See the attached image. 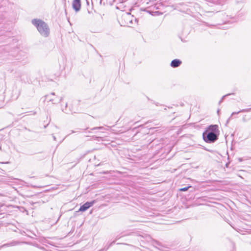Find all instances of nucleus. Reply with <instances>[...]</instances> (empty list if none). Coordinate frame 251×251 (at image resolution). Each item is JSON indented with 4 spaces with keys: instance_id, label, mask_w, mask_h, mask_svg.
I'll list each match as a JSON object with an SVG mask.
<instances>
[{
    "instance_id": "1",
    "label": "nucleus",
    "mask_w": 251,
    "mask_h": 251,
    "mask_svg": "<svg viewBox=\"0 0 251 251\" xmlns=\"http://www.w3.org/2000/svg\"><path fill=\"white\" fill-rule=\"evenodd\" d=\"M219 132L218 125H211L203 132V139L207 143H214L218 139Z\"/></svg>"
},
{
    "instance_id": "2",
    "label": "nucleus",
    "mask_w": 251,
    "mask_h": 251,
    "mask_svg": "<svg viewBox=\"0 0 251 251\" xmlns=\"http://www.w3.org/2000/svg\"><path fill=\"white\" fill-rule=\"evenodd\" d=\"M32 24L36 27L41 36L48 37L50 34V29L47 23L40 19H34L32 20Z\"/></svg>"
},
{
    "instance_id": "3",
    "label": "nucleus",
    "mask_w": 251,
    "mask_h": 251,
    "mask_svg": "<svg viewBox=\"0 0 251 251\" xmlns=\"http://www.w3.org/2000/svg\"><path fill=\"white\" fill-rule=\"evenodd\" d=\"M52 96H55L54 93H51L50 95H46V99L48 100L53 104L59 103L63 99L62 97H54V98H52Z\"/></svg>"
},
{
    "instance_id": "4",
    "label": "nucleus",
    "mask_w": 251,
    "mask_h": 251,
    "mask_svg": "<svg viewBox=\"0 0 251 251\" xmlns=\"http://www.w3.org/2000/svg\"><path fill=\"white\" fill-rule=\"evenodd\" d=\"M94 203V201H93L90 202L87 201L80 207L79 211L81 212H84L86 211L90 207L92 206Z\"/></svg>"
},
{
    "instance_id": "5",
    "label": "nucleus",
    "mask_w": 251,
    "mask_h": 251,
    "mask_svg": "<svg viewBox=\"0 0 251 251\" xmlns=\"http://www.w3.org/2000/svg\"><path fill=\"white\" fill-rule=\"evenodd\" d=\"M26 243H27V242H20L18 241H12L10 243L4 244L0 246V247H2V248H5V247L15 246L19 245H21L22 244H26Z\"/></svg>"
},
{
    "instance_id": "6",
    "label": "nucleus",
    "mask_w": 251,
    "mask_h": 251,
    "mask_svg": "<svg viewBox=\"0 0 251 251\" xmlns=\"http://www.w3.org/2000/svg\"><path fill=\"white\" fill-rule=\"evenodd\" d=\"M73 7L75 11H79L81 7L80 0H74L73 2Z\"/></svg>"
},
{
    "instance_id": "7",
    "label": "nucleus",
    "mask_w": 251,
    "mask_h": 251,
    "mask_svg": "<svg viewBox=\"0 0 251 251\" xmlns=\"http://www.w3.org/2000/svg\"><path fill=\"white\" fill-rule=\"evenodd\" d=\"M182 63V61L178 59H175L172 61L171 66L173 68H176L179 67Z\"/></svg>"
},
{
    "instance_id": "8",
    "label": "nucleus",
    "mask_w": 251,
    "mask_h": 251,
    "mask_svg": "<svg viewBox=\"0 0 251 251\" xmlns=\"http://www.w3.org/2000/svg\"><path fill=\"white\" fill-rule=\"evenodd\" d=\"M250 109H244L242 110H241L240 111H239L238 112H233L232 113L230 117L227 119L226 124H227L229 122V121L230 120L232 116H233L235 114H238L241 112H249L250 111Z\"/></svg>"
},
{
    "instance_id": "9",
    "label": "nucleus",
    "mask_w": 251,
    "mask_h": 251,
    "mask_svg": "<svg viewBox=\"0 0 251 251\" xmlns=\"http://www.w3.org/2000/svg\"><path fill=\"white\" fill-rule=\"evenodd\" d=\"M192 186H187V187H183V188H180L179 189V190L180 191H187L189 188H192Z\"/></svg>"
},
{
    "instance_id": "10",
    "label": "nucleus",
    "mask_w": 251,
    "mask_h": 251,
    "mask_svg": "<svg viewBox=\"0 0 251 251\" xmlns=\"http://www.w3.org/2000/svg\"><path fill=\"white\" fill-rule=\"evenodd\" d=\"M115 243V240L112 241L110 244L107 246H105L104 248L103 249V250L106 251L108 249V248L111 246L113 244H114Z\"/></svg>"
},
{
    "instance_id": "11",
    "label": "nucleus",
    "mask_w": 251,
    "mask_h": 251,
    "mask_svg": "<svg viewBox=\"0 0 251 251\" xmlns=\"http://www.w3.org/2000/svg\"><path fill=\"white\" fill-rule=\"evenodd\" d=\"M104 128L103 126H98V127H93L91 129V130H98V129H100V130H102V129H104Z\"/></svg>"
},
{
    "instance_id": "12",
    "label": "nucleus",
    "mask_w": 251,
    "mask_h": 251,
    "mask_svg": "<svg viewBox=\"0 0 251 251\" xmlns=\"http://www.w3.org/2000/svg\"><path fill=\"white\" fill-rule=\"evenodd\" d=\"M234 95V93H232V94H227V95H226L224 96L222 98V99H221V100L219 101V104H221V103L223 101L224 99V98H225L226 97V96H229V95Z\"/></svg>"
},
{
    "instance_id": "13",
    "label": "nucleus",
    "mask_w": 251,
    "mask_h": 251,
    "mask_svg": "<svg viewBox=\"0 0 251 251\" xmlns=\"http://www.w3.org/2000/svg\"><path fill=\"white\" fill-rule=\"evenodd\" d=\"M93 138L95 139H98L99 138H101L100 137H97V136H93ZM98 141H99V140H97Z\"/></svg>"
},
{
    "instance_id": "14",
    "label": "nucleus",
    "mask_w": 251,
    "mask_h": 251,
    "mask_svg": "<svg viewBox=\"0 0 251 251\" xmlns=\"http://www.w3.org/2000/svg\"><path fill=\"white\" fill-rule=\"evenodd\" d=\"M238 160L240 161V162H241L243 161V159L242 158H238Z\"/></svg>"
},
{
    "instance_id": "15",
    "label": "nucleus",
    "mask_w": 251,
    "mask_h": 251,
    "mask_svg": "<svg viewBox=\"0 0 251 251\" xmlns=\"http://www.w3.org/2000/svg\"><path fill=\"white\" fill-rule=\"evenodd\" d=\"M206 151H209V152H213V151L212 150H208V149H205Z\"/></svg>"
},
{
    "instance_id": "16",
    "label": "nucleus",
    "mask_w": 251,
    "mask_h": 251,
    "mask_svg": "<svg viewBox=\"0 0 251 251\" xmlns=\"http://www.w3.org/2000/svg\"><path fill=\"white\" fill-rule=\"evenodd\" d=\"M52 137H53L54 140H56V137L54 135L52 136Z\"/></svg>"
},
{
    "instance_id": "17",
    "label": "nucleus",
    "mask_w": 251,
    "mask_h": 251,
    "mask_svg": "<svg viewBox=\"0 0 251 251\" xmlns=\"http://www.w3.org/2000/svg\"><path fill=\"white\" fill-rule=\"evenodd\" d=\"M229 224L231 226H232L234 229H235V227L232 226V225H231L229 223Z\"/></svg>"
},
{
    "instance_id": "18",
    "label": "nucleus",
    "mask_w": 251,
    "mask_h": 251,
    "mask_svg": "<svg viewBox=\"0 0 251 251\" xmlns=\"http://www.w3.org/2000/svg\"><path fill=\"white\" fill-rule=\"evenodd\" d=\"M119 238H120V237H118V236H117V237H116V240H117V239H119Z\"/></svg>"
},
{
    "instance_id": "19",
    "label": "nucleus",
    "mask_w": 251,
    "mask_h": 251,
    "mask_svg": "<svg viewBox=\"0 0 251 251\" xmlns=\"http://www.w3.org/2000/svg\"><path fill=\"white\" fill-rule=\"evenodd\" d=\"M156 244H157V245H160L158 242H156Z\"/></svg>"
},
{
    "instance_id": "20",
    "label": "nucleus",
    "mask_w": 251,
    "mask_h": 251,
    "mask_svg": "<svg viewBox=\"0 0 251 251\" xmlns=\"http://www.w3.org/2000/svg\"><path fill=\"white\" fill-rule=\"evenodd\" d=\"M72 133H75V132H76V131H72Z\"/></svg>"
},
{
    "instance_id": "21",
    "label": "nucleus",
    "mask_w": 251,
    "mask_h": 251,
    "mask_svg": "<svg viewBox=\"0 0 251 251\" xmlns=\"http://www.w3.org/2000/svg\"><path fill=\"white\" fill-rule=\"evenodd\" d=\"M88 133H91V131H88Z\"/></svg>"
},
{
    "instance_id": "22",
    "label": "nucleus",
    "mask_w": 251,
    "mask_h": 251,
    "mask_svg": "<svg viewBox=\"0 0 251 251\" xmlns=\"http://www.w3.org/2000/svg\"><path fill=\"white\" fill-rule=\"evenodd\" d=\"M62 111L64 112V110L63 109H62ZM65 112H66L65 111Z\"/></svg>"
}]
</instances>
